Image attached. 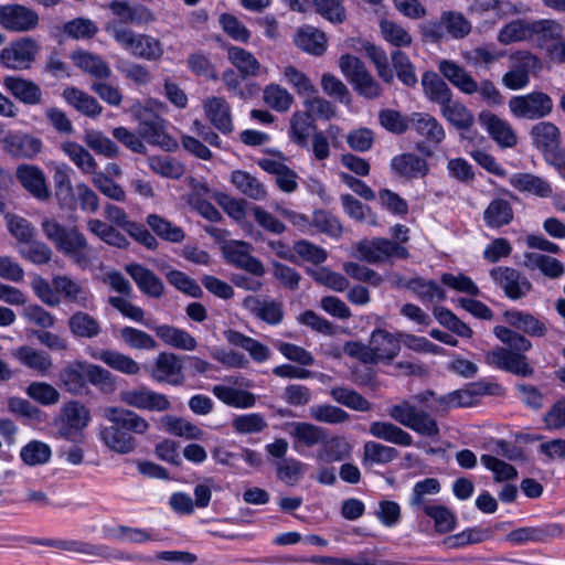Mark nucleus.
Masks as SVG:
<instances>
[{"label": "nucleus", "mask_w": 565, "mask_h": 565, "mask_svg": "<svg viewBox=\"0 0 565 565\" xmlns=\"http://www.w3.org/2000/svg\"><path fill=\"white\" fill-rule=\"evenodd\" d=\"M119 399L127 407L107 406L103 418L108 424L98 427V439L109 450L118 455H129L139 447L138 436H146L151 425L146 417L134 409L162 413L171 408L169 397L146 385L120 391Z\"/></svg>", "instance_id": "f257e3e1"}, {"label": "nucleus", "mask_w": 565, "mask_h": 565, "mask_svg": "<svg viewBox=\"0 0 565 565\" xmlns=\"http://www.w3.org/2000/svg\"><path fill=\"white\" fill-rule=\"evenodd\" d=\"M471 399L469 391L459 390L437 396L427 390L391 405L387 415L420 436L435 438L439 435V426L431 414H443L450 408L469 406Z\"/></svg>", "instance_id": "f03ea898"}, {"label": "nucleus", "mask_w": 565, "mask_h": 565, "mask_svg": "<svg viewBox=\"0 0 565 565\" xmlns=\"http://www.w3.org/2000/svg\"><path fill=\"white\" fill-rule=\"evenodd\" d=\"M493 333L508 348L498 347L488 351L484 354L486 363L516 375L532 374L533 369L524 355L531 349V342L522 334L502 326L494 327Z\"/></svg>", "instance_id": "7ed1b4c3"}, {"label": "nucleus", "mask_w": 565, "mask_h": 565, "mask_svg": "<svg viewBox=\"0 0 565 565\" xmlns=\"http://www.w3.org/2000/svg\"><path fill=\"white\" fill-rule=\"evenodd\" d=\"M41 228L45 237L54 244L55 248L68 257L81 268L89 264L88 243L76 226L66 227L53 217H44Z\"/></svg>", "instance_id": "20e7f679"}, {"label": "nucleus", "mask_w": 565, "mask_h": 565, "mask_svg": "<svg viewBox=\"0 0 565 565\" xmlns=\"http://www.w3.org/2000/svg\"><path fill=\"white\" fill-rule=\"evenodd\" d=\"M61 386L72 395H82L87 390V383L97 386L104 392L114 388L110 372L99 365L76 360L67 363L60 372Z\"/></svg>", "instance_id": "39448f33"}, {"label": "nucleus", "mask_w": 565, "mask_h": 565, "mask_svg": "<svg viewBox=\"0 0 565 565\" xmlns=\"http://www.w3.org/2000/svg\"><path fill=\"white\" fill-rule=\"evenodd\" d=\"M106 30L122 50L137 58L158 62L164 54L163 44L152 35L137 33L118 23H109Z\"/></svg>", "instance_id": "423d86ee"}, {"label": "nucleus", "mask_w": 565, "mask_h": 565, "mask_svg": "<svg viewBox=\"0 0 565 565\" xmlns=\"http://www.w3.org/2000/svg\"><path fill=\"white\" fill-rule=\"evenodd\" d=\"M92 420L89 408L79 401L65 402L54 419L56 433L61 438L78 443L84 437V430Z\"/></svg>", "instance_id": "0eeeda50"}, {"label": "nucleus", "mask_w": 565, "mask_h": 565, "mask_svg": "<svg viewBox=\"0 0 565 565\" xmlns=\"http://www.w3.org/2000/svg\"><path fill=\"white\" fill-rule=\"evenodd\" d=\"M131 114L138 122V134L152 146L171 150L177 146L167 131V121L151 108L136 104L131 107Z\"/></svg>", "instance_id": "6e6552de"}, {"label": "nucleus", "mask_w": 565, "mask_h": 565, "mask_svg": "<svg viewBox=\"0 0 565 565\" xmlns=\"http://www.w3.org/2000/svg\"><path fill=\"white\" fill-rule=\"evenodd\" d=\"M509 70L502 76V84L511 90H520L530 84V75L541 68L540 58L525 50L509 55Z\"/></svg>", "instance_id": "1a4fd4ad"}, {"label": "nucleus", "mask_w": 565, "mask_h": 565, "mask_svg": "<svg viewBox=\"0 0 565 565\" xmlns=\"http://www.w3.org/2000/svg\"><path fill=\"white\" fill-rule=\"evenodd\" d=\"M355 250L358 257L369 264H380L392 258L406 259L409 256L406 247L382 237L362 239L355 244Z\"/></svg>", "instance_id": "9d476101"}, {"label": "nucleus", "mask_w": 565, "mask_h": 565, "mask_svg": "<svg viewBox=\"0 0 565 565\" xmlns=\"http://www.w3.org/2000/svg\"><path fill=\"white\" fill-rule=\"evenodd\" d=\"M509 109L516 118L537 120L547 117L553 111V100L547 94L534 90L511 97Z\"/></svg>", "instance_id": "9b49d317"}, {"label": "nucleus", "mask_w": 565, "mask_h": 565, "mask_svg": "<svg viewBox=\"0 0 565 565\" xmlns=\"http://www.w3.org/2000/svg\"><path fill=\"white\" fill-rule=\"evenodd\" d=\"M531 137L550 166H553L558 160V156L565 152L561 148L559 129L551 121H541L533 126Z\"/></svg>", "instance_id": "f8f14e48"}, {"label": "nucleus", "mask_w": 565, "mask_h": 565, "mask_svg": "<svg viewBox=\"0 0 565 565\" xmlns=\"http://www.w3.org/2000/svg\"><path fill=\"white\" fill-rule=\"evenodd\" d=\"M411 129L424 139V142L417 143V150L426 156L431 154L426 143L438 146L446 138L443 125L427 113L411 114Z\"/></svg>", "instance_id": "ddd939ff"}, {"label": "nucleus", "mask_w": 565, "mask_h": 565, "mask_svg": "<svg viewBox=\"0 0 565 565\" xmlns=\"http://www.w3.org/2000/svg\"><path fill=\"white\" fill-rule=\"evenodd\" d=\"M39 23L38 13L19 3H7L0 6V26L10 32H28L36 28Z\"/></svg>", "instance_id": "4468645a"}, {"label": "nucleus", "mask_w": 565, "mask_h": 565, "mask_svg": "<svg viewBox=\"0 0 565 565\" xmlns=\"http://www.w3.org/2000/svg\"><path fill=\"white\" fill-rule=\"evenodd\" d=\"M39 45L31 38H22L11 42L1 51V63L12 70H26L38 54Z\"/></svg>", "instance_id": "2eb2a0df"}, {"label": "nucleus", "mask_w": 565, "mask_h": 565, "mask_svg": "<svg viewBox=\"0 0 565 565\" xmlns=\"http://www.w3.org/2000/svg\"><path fill=\"white\" fill-rule=\"evenodd\" d=\"M490 276L495 285L503 289L505 296L512 300L523 298L532 288L529 279L511 267H494L490 270Z\"/></svg>", "instance_id": "dca6fc26"}, {"label": "nucleus", "mask_w": 565, "mask_h": 565, "mask_svg": "<svg viewBox=\"0 0 565 565\" xmlns=\"http://www.w3.org/2000/svg\"><path fill=\"white\" fill-rule=\"evenodd\" d=\"M252 246L242 241H231L223 247L227 263L246 270L247 273L262 277L265 274L263 264L252 256Z\"/></svg>", "instance_id": "f3484780"}, {"label": "nucleus", "mask_w": 565, "mask_h": 565, "mask_svg": "<svg viewBox=\"0 0 565 565\" xmlns=\"http://www.w3.org/2000/svg\"><path fill=\"white\" fill-rule=\"evenodd\" d=\"M53 286L57 295H62L66 301L84 309L94 307V296L82 282L66 275H57L53 277Z\"/></svg>", "instance_id": "a211bd4d"}, {"label": "nucleus", "mask_w": 565, "mask_h": 565, "mask_svg": "<svg viewBox=\"0 0 565 565\" xmlns=\"http://www.w3.org/2000/svg\"><path fill=\"white\" fill-rule=\"evenodd\" d=\"M478 121L500 147L512 148L516 145V135L507 120L491 111L483 110L479 114Z\"/></svg>", "instance_id": "6ab92c4d"}, {"label": "nucleus", "mask_w": 565, "mask_h": 565, "mask_svg": "<svg viewBox=\"0 0 565 565\" xmlns=\"http://www.w3.org/2000/svg\"><path fill=\"white\" fill-rule=\"evenodd\" d=\"M11 355L21 365L41 376L50 374L54 366L53 359L50 353L30 345L18 347L11 351Z\"/></svg>", "instance_id": "aec40b11"}, {"label": "nucleus", "mask_w": 565, "mask_h": 565, "mask_svg": "<svg viewBox=\"0 0 565 565\" xmlns=\"http://www.w3.org/2000/svg\"><path fill=\"white\" fill-rule=\"evenodd\" d=\"M352 448L345 437L326 434L323 441L316 450L315 459L321 463L340 462L351 457Z\"/></svg>", "instance_id": "412c9836"}, {"label": "nucleus", "mask_w": 565, "mask_h": 565, "mask_svg": "<svg viewBox=\"0 0 565 565\" xmlns=\"http://www.w3.org/2000/svg\"><path fill=\"white\" fill-rule=\"evenodd\" d=\"M3 149L14 158L31 159L42 150V141L33 136L10 132L1 139Z\"/></svg>", "instance_id": "4be33fe9"}, {"label": "nucleus", "mask_w": 565, "mask_h": 565, "mask_svg": "<svg viewBox=\"0 0 565 565\" xmlns=\"http://www.w3.org/2000/svg\"><path fill=\"white\" fill-rule=\"evenodd\" d=\"M203 109L209 121L223 135L234 130L231 107L223 97H207L203 102Z\"/></svg>", "instance_id": "5701e85b"}, {"label": "nucleus", "mask_w": 565, "mask_h": 565, "mask_svg": "<svg viewBox=\"0 0 565 565\" xmlns=\"http://www.w3.org/2000/svg\"><path fill=\"white\" fill-rule=\"evenodd\" d=\"M183 364L173 353L162 352L154 362L150 376L159 383L179 384L182 381Z\"/></svg>", "instance_id": "b1692460"}, {"label": "nucleus", "mask_w": 565, "mask_h": 565, "mask_svg": "<svg viewBox=\"0 0 565 565\" xmlns=\"http://www.w3.org/2000/svg\"><path fill=\"white\" fill-rule=\"evenodd\" d=\"M369 342L373 363L391 361L401 350L399 339L395 334L383 329L374 330Z\"/></svg>", "instance_id": "393cba45"}, {"label": "nucleus", "mask_w": 565, "mask_h": 565, "mask_svg": "<svg viewBox=\"0 0 565 565\" xmlns=\"http://www.w3.org/2000/svg\"><path fill=\"white\" fill-rule=\"evenodd\" d=\"M243 307L269 324H278L284 317L281 303L265 297L247 296L243 300Z\"/></svg>", "instance_id": "a878e982"}, {"label": "nucleus", "mask_w": 565, "mask_h": 565, "mask_svg": "<svg viewBox=\"0 0 565 565\" xmlns=\"http://www.w3.org/2000/svg\"><path fill=\"white\" fill-rule=\"evenodd\" d=\"M351 47L358 52H365L366 56L372 61L375 66L377 76L385 83H392L394 79V72L391 68L385 51L361 39H352Z\"/></svg>", "instance_id": "bb28decb"}, {"label": "nucleus", "mask_w": 565, "mask_h": 565, "mask_svg": "<svg viewBox=\"0 0 565 565\" xmlns=\"http://www.w3.org/2000/svg\"><path fill=\"white\" fill-rule=\"evenodd\" d=\"M562 527L556 523L539 526H524L511 531L505 540L514 545H522L529 542H544L550 537L561 535Z\"/></svg>", "instance_id": "cd10ccee"}, {"label": "nucleus", "mask_w": 565, "mask_h": 565, "mask_svg": "<svg viewBox=\"0 0 565 565\" xmlns=\"http://www.w3.org/2000/svg\"><path fill=\"white\" fill-rule=\"evenodd\" d=\"M509 183L519 192L529 193L539 198H551L553 194L552 184L544 178L527 173L518 172L509 178Z\"/></svg>", "instance_id": "c85d7f7f"}, {"label": "nucleus", "mask_w": 565, "mask_h": 565, "mask_svg": "<svg viewBox=\"0 0 565 565\" xmlns=\"http://www.w3.org/2000/svg\"><path fill=\"white\" fill-rule=\"evenodd\" d=\"M17 179L33 196L39 200H46L50 191L46 185L43 171L31 164H21L17 168Z\"/></svg>", "instance_id": "c756f323"}, {"label": "nucleus", "mask_w": 565, "mask_h": 565, "mask_svg": "<svg viewBox=\"0 0 565 565\" xmlns=\"http://www.w3.org/2000/svg\"><path fill=\"white\" fill-rule=\"evenodd\" d=\"M125 269L134 279L141 292L152 298H159L162 296L163 284L153 271L139 264H128Z\"/></svg>", "instance_id": "7c9ffc66"}, {"label": "nucleus", "mask_w": 565, "mask_h": 565, "mask_svg": "<svg viewBox=\"0 0 565 565\" xmlns=\"http://www.w3.org/2000/svg\"><path fill=\"white\" fill-rule=\"evenodd\" d=\"M438 71L451 85L461 93H470L476 87V79L471 74L457 62L451 60H441L438 62Z\"/></svg>", "instance_id": "2f4dec72"}, {"label": "nucleus", "mask_w": 565, "mask_h": 565, "mask_svg": "<svg viewBox=\"0 0 565 565\" xmlns=\"http://www.w3.org/2000/svg\"><path fill=\"white\" fill-rule=\"evenodd\" d=\"M287 433L295 439L294 447L320 446L327 434L326 429L305 422H294L287 425Z\"/></svg>", "instance_id": "473e14b6"}, {"label": "nucleus", "mask_w": 565, "mask_h": 565, "mask_svg": "<svg viewBox=\"0 0 565 565\" xmlns=\"http://www.w3.org/2000/svg\"><path fill=\"white\" fill-rule=\"evenodd\" d=\"M3 85L17 99L24 104L36 105L42 99L41 88L33 82L19 76H7Z\"/></svg>", "instance_id": "72a5a7b5"}, {"label": "nucleus", "mask_w": 565, "mask_h": 565, "mask_svg": "<svg viewBox=\"0 0 565 565\" xmlns=\"http://www.w3.org/2000/svg\"><path fill=\"white\" fill-rule=\"evenodd\" d=\"M369 431L373 437L397 446L411 447L414 444V438L408 431L391 422H373Z\"/></svg>", "instance_id": "f704fd0d"}, {"label": "nucleus", "mask_w": 565, "mask_h": 565, "mask_svg": "<svg viewBox=\"0 0 565 565\" xmlns=\"http://www.w3.org/2000/svg\"><path fill=\"white\" fill-rule=\"evenodd\" d=\"M422 86L425 96L433 103L443 107L454 98L452 90L447 83L435 72L427 71L422 76Z\"/></svg>", "instance_id": "c9c22d12"}, {"label": "nucleus", "mask_w": 565, "mask_h": 565, "mask_svg": "<svg viewBox=\"0 0 565 565\" xmlns=\"http://www.w3.org/2000/svg\"><path fill=\"white\" fill-rule=\"evenodd\" d=\"M114 15L119 20L118 24H143L153 21V15L143 6H130L127 1H113L109 6Z\"/></svg>", "instance_id": "e433bc0d"}, {"label": "nucleus", "mask_w": 565, "mask_h": 565, "mask_svg": "<svg viewBox=\"0 0 565 565\" xmlns=\"http://www.w3.org/2000/svg\"><path fill=\"white\" fill-rule=\"evenodd\" d=\"M391 167L395 173L412 179L423 178L429 171L426 160L414 153H403L394 157Z\"/></svg>", "instance_id": "4c0bfd02"}, {"label": "nucleus", "mask_w": 565, "mask_h": 565, "mask_svg": "<svg viewBox=\"0 0 565 565\" xmlns=\"http://www.w3.org/2000/svg\"><path fill=\"white\" fill-rule=\"evenodd\" d=\"M535 33L534 25L530 22L515 19L505 23L497 34V41L502 45L524 42L532 39Z\"/></svg>", "instance_id": "58836bf2"}, {"label": "nucleus", "mask_w": 565, "mask_h": 565, "mask_svg": "<svg viewBox=\"0 0 565 565\" xmlns=\"http://www.w3.org/2000/svg\"><path fill=\"white\" fill-rule=\"evenodd\" d=\"M504 320L531 337H543L547 330L543 321L529 312L509 310L504 312Z\"/></svg>", "instance_id": "ea45409f"}, {"label": "nucleus", "mask_w": 565, "mask_h": 565, "mask_svg": "<svg viewBox=\"0 0 565 565\" xmlns=\"http://www.w3.org/2000/svg\"><path fill=\"white\" fill-rule=\"evenodd\" d=\"M523 265L531 270L539 269L552 279L559 278L565 271L564 265L558 259L536 252L525 253Z\"/></svg>", "instance_id": "a19ab883"}, {"label": "nucleus", "mask_w": 565, "mask_h": 565, "mask_svg": "<svg viewBox=\"0 0 565 565\" xmlns=\"http://www.w3.org/2000/svg\"><path fill=\"white\" fill-rule=\"evenodd\" d=\"M491 536L492 532L489 529L481 526L467 527L460 533L446 536L441 541V545L447 550H457L484 542Z\"/></svg>", "instance_id": "79ce46f5"}, {"label": "nucleus", "mask_w": 565, "mask_h": 565, "mask_svg": "<svg viewBox=\"0 0 565 565\" xmlns=\"http://www.w3.org/2000/svg\"><path fill=\"white\" fill-rule=\"evenodd\" d=\"M441 116L458 130H468L475 122L471 110L460 100L451 98L440 107Z\"/></svg>", "instance_id": "37998d69"}, {"label": "nucleus", "mask_w": 565, "mask_h": 565, "mask_svg": "<svg viewBox=\"0 0 565 565\" xmlns=\"http://www.w3.org/2000/svg\"><path fill=\"white\" fill-rule=\"evenodd\" d=\"M153 330L157 337L169 347L184 351H192L198 345L196 340L183 329L162 324L157 326Z\"/></svg>", "instance_id": "c03bdc74"}, {"label": "nucleus", "mask_w": 565, "mask_h": 565, "mask_svg": "<svg viewBox=\"0 0 565 565\" xmlns=\"http://www.w3.org/2000/svg\"><path fill=\"white\" fill-rule=\"evenodd\" d=\"M224 337L230 344L239 347L247 351L250 358L258 363L265 362L269 358V349L256 339L247 337L235 330H226L224 332Z\"/></svg>", "instance_id": "a18cd8bd"}, {"label": "nucleus", "mask_w": 565, "mask_h": 565, "mask_svg": "<svg viewBox=\"0 0 565 565\" xmlns=\"http://www.w3.org/2000/svg\"><path fill=\"white\" fill-rule=\"evenodd\" d=\"M39 544L43 546L55 547L71 553H77L88 556L105 557L108 555L107 547L103 545H94L88 542L77 540H42Z\"/></svg>", "instance_id": "49530a36"}, {"label": "nucleus", "mask_w": 565, "mask_h": 565, "mask_svg": "<svg viewBox=\"0 0 565 565\" xmlns=\"http://www.w3.org/2000/svg\"><path fill=\"white\" fill-rule=\"evenodd\" d=\"M212 393L224 404L235 408H250L256 403L253 393L227 385H215Z\"/></svg>", "instance_id": "de8ad7c7"}, {"label": "nucleus", "mask_w": 565, "mask_h": 565, "mask_svg": "<svg viewBox=\"0 0 565 565\" xmlns=\"http://www.w3.org/2000/svg\"><path fill=\"white\" fill-rule=\"evenodd\" d=\"M90 356L127 375H136L140 371L139 364L134 359L117 351L102 350L92 352Z\"/></svg>", "instance_id": "09e8293b"}, {"label": "nucleus", "mask_w": 565, "mask_h": 565, "mask_svg": "<svg viewBox=\"0 0 565 565\" xmlns=\"http://www.w3.org/2000/svg\"><path fill=\"white\" fill-rule=\"evenodd\" d=\"M61 150L83 173L93 174L97 170L96 160L82 145L75 141H64L61 143Z\"/></svg>", "instance_id": "8fccbe9b"}, {"label": "nucleus", "mask_w": 565, "mask_h": 565, "mask_svg": "<svg viewBox=\"0 0 565 565\" xmlns=\"http://www.w3.org/2000/svg\"><path fill=\"white\" fill-rule=\"evenodd\" d=\"M71 58L76 66L96 78H108L111 75L110 67L98 55L75 51L72 53Z\"/></svg>", "instance_id": "3c124183"}, {"label": "nucleus", "mask_w": 565, "mask_h": 565, "mask_svg": "<svg viewBox=\"0 0 565 565\" xmlns=\"http://www.w3.org/2000/svg\"><path fill=\"white\" fill-rule=\"evenodd\" d=\"M227 57L242 77L258 76L260 74L262 66L250 52L238 46H230L227 49Z\"/></svg>", "instance_id": "603ef678"}, {"label": "nucleus", "mask_w": 565, "mask_h": 565, "mask_svg": "<svg viewBox=\"0 0 565 565\" xmlns=\"http://www.w3.org/2000/svg\"><path fill=\"white\" fill-rule=\"evenodd\" d=\"M422 302H435L446 299L445 290L435 281L424 278H413L405 285Z\"/></svg>", "instance_id": "864d4df0"}, {"label": "nucleus", "mask_w": 565, "mask_h": 565, "mask_svg": "<svg viewBox=\"0 0 565 565\" xmlns=\"http://www.w3.org/2000/svg\"><path fill=\"white\" fill-rule=\"evenodd\" d=\"M162 428L170 435L186 439H202L203 430L191 422L173 415H166L161 418Z\"/></svg>", "instance_id": "5fc2aeb1"}, {"label": "nucleus", "mask_w": 565, "mask_h": 565, "mask_svg": "<svg viewBox=\"0 0 565 565\" xmlns=\"http://www.w3.org/2000/svg\"><path fill=\"white\" fill-rule=\"evenodd\" d=\"M68 328L73 335L85 339L95 338L102 331L99 321L83 311H76L70 317Z\"/></svg>", "instance_id": "6e6d98bb"}, {"label": "nucleus", "mask_w": 565, "mask_h": 565, "mask_svg": "<svg viewBox=\"0 0 565 565\" xmlns=\"http://www.w3.org/2000/svg\"><path fill=\"white\" fill-rule=\"evenodd\" d=\"M63 97L71 106L86 116L95 117L102 113L103 108L98 102L78 88H65Z\"/></svg>", "instance_id": "4d7b16f0"}, {"label": "nucleus", "mask_w": 565, "mask_h": 565, "mask_svg": "<svg viewBox=\"0 0 565 565\" xmlns=\"http://www.w3.org/2000/svg\"><path fill=\"white\" fill-rule=\"evenodd\" d=\"M295 42L298 47L315 55H321L327 47L324 33L313 26L301 28L296 35Z\"/></svg>", "instance_id": "13d9d810"}, {"label": "nucleus", "mask_w": 565, "mask_h": 565, "mask_svg": "<svg viewBox=\"0 0 565 565\" xmlns=\"http://www.w3.org/2000/svg\"><path fill=\"white\" fill-rule=\"evenodd\" d=\"M71 172L72 169L66 163H56L54 166L53 180L55 184V195L61 206H71L73 203Z\"/></svg>", "instance_id": "bf43d9fd"}, {"label": "nucleus", "mask_w": 565, "mask_h": 565, "mask_svg": "<svg viewBox=\"0 0 565 565\" xmlns=\"http://www.w3.org/2000/svg\"><path fill=\"white\" fill-rule=\"evenodd\" d=\"M513 218L511 204L503 199L493 200L483 212L484 223L492 228L509 224Z\"/></svg>", "instance_id": "052dcab7"}, {"label": "nucleus", "mask_w": 565, "mask_h": 565, "mask_svg": "<svg viewBox=\"0 0 565 565\" xmlns=\"http://www.w3.org/2000/svg\"><path fill=\"white\" fill-rule=\"evenodd\" d=\"M231 181L239 192L250 199L263 200L266 196L264 184L246 171H233Z\"/></svg>", "instance_id": "680f3d73"}, {"label": "nucleus", "mask_w": 565, "mask_h": 565, "mask_svg": "<svg viewBox=\"0 0 565 565\" xmlns=\"http://www.w3.org/2000/svg\"><path fill=\"white\" fill-rule=\"evenodd\" d=\"M440 491V483L435 478H427L414 484L409 498L411 508L418 512L423 511L425 507L433 505L426 500V495L437 494Z\"/></svg>", "instance_id": "e2e57ef3"}, {"label": "nucleus", "mask_w": 565, "mask_h": 565, "mask_svg": "<svg viewBox=\"0 0 565 565\" xmlns=\"http://www.w3.org/2000/svg\"><path fill=\"white\" fill-rule=\"evenodd\" d=\"M284 81L292 87L300 97H309L317 94V88L311 79L300 70L292 65L282 68Z\"/></svg>", "instance_id": "0e129e2a"}, {"label": "nucleus", "mask_w": 565, "mask_h": 565, "mask_svg": "<svg viewBox=\"0 0 565 565\" xmlns=\"http://www.w3.org/2000/svg\"><path fill=\"white\" fill-rule=\"evenodd\" d=\"M472 14L482 15L493 11L501 19L519 13V8L508 0H473L469 7Z\"/></svg>", "instance_id": "69168bd1"}, {"label": "nucleus", "mask_w": 565, "mask_h": 565, "mask_svg": "<svg viewBox=\"0 0 565 565\" xmlns=\"http://www.w3.org/2000/svg\"><path fill=\"white\" fill-rule=\"evenodd\" d=\"M422 512L434 521V527L437 533H449L455 530L457 525V516L445 505L433 504L425 507Z\"/></svg>", "instance_id": "338daca9"}, {"label": "nucleus", "mask_w": 565, "mask_h": 565, "mask_svg": "<svg viewBox=\"0 0 565 565\" xmlns=\"http://www.w3.org/2000/svg\"><path fill=\"white\" fill-rule=\"evenodd\" d=\"M379 26L382 38L390 44L396 47L412 44V35L402 24L393 20L382 19Z\"/></svg>", "instance_id": "774afa93"}]
</instances>
